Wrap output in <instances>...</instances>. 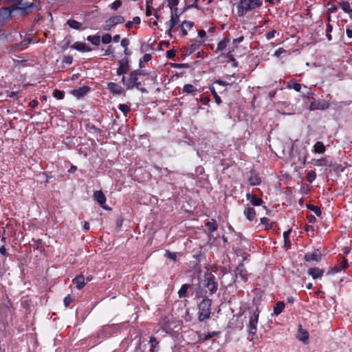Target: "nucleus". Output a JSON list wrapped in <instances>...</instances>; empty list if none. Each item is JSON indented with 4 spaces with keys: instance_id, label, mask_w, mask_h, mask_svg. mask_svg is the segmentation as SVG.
I'll return each instance as SVG.
<instances>
[{
    "instance_id": "nucleus-1",
    "label": "nucleus",
    "mask_w": 352,
    "mask_h": 352,
    "mask_svg": "<svg viewBox=\"0 0 352 352\" xmlns=\"http://www.w3.org/2000/svg\"><path fill=\"white\" fill-rule=\"evenodd\" d=\"M262 4L261 0H240L237 5V14L239 16H243L248 12L260 8Z\"/></svg>"
},
{
    "instance_id": "nucleus-2",
    "label": "nucleus",
    "mask_w": 352,
    "mask_h": 352,
    "mask_svg": "<svg viewBox=\"0 0 352 352\" xmlns=\"http://www.w3.org/2000/svg\"><path fill=\"white\" fill-rule=\"evenodd\" d=\"M249 322L248 324V331L250 336L254 337L257 333V324L259 317V310L258 307L255 309H249ZM253 338H252V340Z\"/></svg>"
},
{
    "instance_id": "nucleus-3",
    "label": "nucleus",
    "mask_w": 352,
    "mask_h": 352,
    "mask_svg": "<svg viewBox=\"0 0 352 352\" xmlns=\"http://www.w3.org/2000/svg\"><path fill=\"white\" fill-rule=\"evenodd\" d=\"M211 304L210 299L206 298H204L198 305V319L202 322L208 319L211 314Z\"/></svg>"
},
{
    "instance_id": "nucleus-4",
    "label": "nucleus",
    "mask_w": 352,
    "mask_h": 352,
    "mask_svg": "<svg viewBox=\"0 0 352 352\" xmlns=\"http://www.w3.org/2000/svg\"><path fill=\"white\" fill-rule=\"evenodd\" d=\"M144 74H145L144 71L136 69L130 73L129 78L127 81H126L125 77L123 76L122 78V82L126 86L127 89H132L135 87V84L138 82V76Z\"/></svg>"
},
{
    "instance_id": "nucleus-5",
    "label": "nucleus",
    "mask_w": 352,
    "mask_h": 352,
    "mask_svg": "<svg viewBox=\"0 0 352 352\" xmlns=\"http://www.w3.org/2000/svg\"><path fill=\"white\" fill-rule=\"evenodd\" d=\"M204 286L208 289L210 295L217 292L218 284L214 280V276L212 273L205 274Z\"/></svg>"
},
{
    "instance_id": "nucleus-6",
    "label": "nucleus",
    "mask_w": 352,
    "mask_h": 352,
    "mask_svg": "<svg viewBox=\"0 0 352 352\" xmlns=\"http://www.w3.org/2000/svg\"><path fill=\"white\" fill-rule=\"evenodd\" d=\"M124 22V19L120 15L110 17L105 21V25L103 26V30L109 31L112 28L118 24H122Z\"/></svg>"
},
{
    "instance_id": "nucleus-7",
    "label": "nucleus",
    "mask_w": 352,
    "mask_h": 352,
    "mask_svg": "<svg viewBox=\"0 0 352 352\" xmlns=\"http://www.w3.org/2000/svg\"><path fill=\"white\" fill-rule=\"evenodd\" d=\"M240 278L242 280L246 281L248 279V272L242 263H241L234 270V282Z\"/></svg>"
},
{
    "instance_id": "nucleus-8",
    "label": "nucleus",
    "mask_w": 352,
    "mask_h": 352,
    "mask_svg": "<svg viewBox=\"0 0 352 352\" xmlns=\"http://www.w3.org/2000/svg\"><path fill=\"white\" fill-rule=\"evenodd\" d=\"M118 63L120 67L117 69L116 74L118 75L126 74L130 69L129 60L126 58H122V60H118Z\"/></svg>"
},
{
    "instance_id": "nucleus-9",
    "label": "nucleus",
    "mask_w": 352,
    "mask_h": 352,
    "mask_svg": "<svg viewBox=\"0 0 352 352\" xmlns=\"http://www.w3.org/2000/svg\"><path fill=\"white\" fill-rule=\"evenodd\" d=\"M34 7V0H21L18 3V9L26 12L30 10H32Z\"/></svg>"
},
{
    "instance_id": "nucleus-10",
    "label": "nucleus",
    "mask_w": 352,
    "mask_h": 352,
    "mask_svg": "<svg viewBox=\"0 0 352 352\" xmlns=\"http://www.w3.org/2000/svg\"><path fill=\"white\" fill-rule=\"evenodd\" d=\"M94 199L105 210H110L107 206H105L106 197L101 190H96L94 193Z\"/></svg>"
},
{
    "instance_id": "nucleus-11",
    "label": "nucleus",
    "mask_w": 352,
    "mask_h": 352,
    "mask_svg": "<svg viewBox=\"0 0 352 352\" xmlns=\"http://www.w3.org/2000/svg\"><path fill=\"white\" fill-rule=\"evenodd\" d=\"M179 22V16L175 13V14L171 13L170 19L166 23V27L168 28L167 33L169 36H171V30Z\"/></svg>"
},
{
    "instance_id": "nucleus-12",
    "label": "nucleus",
    "mask_w": 352,
    "mask_h": 352,
    "mask_svg": "<svg viewBox=\"0 0 352 352\" xmlns=\"http://www.w3.org/2000/svg\"><path fill=\"white\" fill-rule=\"evenodd\" d=\"M322 255L320 252L317 250L314 252H308L305 255V260L307 262L316 261L319 262L321 260Z\"/></svg>"
},
{
    "instance_id": "nucleus-13",
    "label": "nucleus",
    "mask_w": 352,
    "mask_h": 352,
    "mask_svg": "<svg viewBox=\"0 0 352 352\" xmlns=\"http://www.w3.org/2000/svg\"><path fill=\"white\" fill-rule=\"evenodd\" d=\"M90 90L91 89L89 87L83 86L79 89H74L72 93L75 97L80 99L84 97L88 92H89Z\"/></svg>"
},
{
    "instance_id": "nucleus-14",
    "label": "nucleus",
    "mask_w": 352,
    "mask_h": 352,
    "mask_svg": "<svg viewBox=\"0 0 352 352\" xmlns=\"http://www.w3.org/2000/svg\"><path fill=\"white\" fill-rule=\"evenodd\" d=\"M246 198L248 201H250L251 204L254 206H261L263 203L262 199L258 197L255 194H251L248 192L246 194Z\"/></svg>"
},
{
    "instance_id": "nucleus-15",
    "label": "nucleus",
    "mask_w": 352,
    "mask_h": 352,
    "mask_svg": "<svg viewBox=\"0 0 352 352\" xmlns=\"http://www.w3.org/2000/svg\"><path fill=\"white\" fill-rule=\"evenodd\" d=\"M73 283L78 289H81L86 285L85 277L82 274L77 275L73 280Z\"/></svg>"
},
{
    "instance_id": "nucleus-16",
    "label": "nucleus",
    "mask_w": 352,
    "mask_h": 352,
    "mask_svg": "<svg viewBox=\"0 0 352 352\" xmlns=\"http://www.w3.org/2000/svg\"><path fill=\"white\" fill-rule=\"evenodd\" d=\"M67 24L72 29L76 30H83L87 28L86 26L83 25V23H80L74 19H69L67 21Z\"/></svg>"
},
{
    "instance_id": "nucleus-17",
    "label": "nucleus",
    "mask_w": 352,
    "mask_h": 352,
    "mask_svg": "<svg viewBox=\"0 0 352 352\" xmlns=\"http://www.w3.org/2000/svg\"><path fill=\"white\" fill-rule=\"evenodd\" d=\"M307 272L314 279L321 278L324 274V271L318 267L309 268Z\"/></svg>"
},
{
    "instance_id": "nucleus-18",
    "label": "nucleus",
    "mask_w": 352,
    "mask_h": 352,
    "mask_svg": "<svg viewBox=\"0 0 352 352\" xmlns=\"http://www.w3.org/2000/svg\"><path fill=\"white\" fill-rule=\"evenodd\" d=\"M72 48L79 51V52H90L91 51V48L87 46L85 43L82 42H75L72 46Z\"/></svg>"
},
{
    "instance_id": "nucleus-19",
    "label": "nucleus",
    "mask_w": 352,
    "mask_h": 352,
    "mask_svg": "<svg viewBox=\"0 0 352 352\" xmlns=\"http://www.w3.org/2000/svg\"><path fill=\"white\" fill-rule=\"evenodd\" d=\"M243 213L246 218L250 221H253L256 217L255 210L248 205L245 207Z\"/></svg>"
},
{
    "instance_id": "nucleus-20",
    "label": "nucleus",
    "mask_w": 352,
    "mask_h": 352,
    "mask_svg": "<svg viewBox=\"0 0 352 352\" xmlns=\"http://www.w3.org/2000/svg\"><path fill=\"white\" fill-rule=\"evenodd\" d=\"M248 182L251 186H258L261 183V179L257 173H251Z\"/></svg>"
},
{
    "instance_id": "nucleus-21",
    "label": "nucleus",
    "mask_w": 352,
    "mask_h": 352,
    "mask_svg": "<svg viewBox=\"0 0 352 352\" xmlns=\"http://www.w3.org/2000/svg\"><path fill=\"white\" fill-rule=\"evenodd\" d=\"M329 107V104L324 102H311L309 107L310 110H315V109H326Z\"/></svg>"
},
{
    "instance_id": "nucleus-22",
    "label": "nucleus",
    "mask_w": 352,
    "mask_h": 352,
    "mask_svg": "<svg viewBox=\"0 0 352 352\" xmlns=\"http://www.w3.org/2000/svg\"><path fill=\"white\" fill-rule=\"evenodd\" d=\"M108 89L113 94H121L123 92V89L115 82H109L108 84Z\"/></svg>"
},
{
    "instance_id": "nucleus-23",
    "label": "nucleus",
    "mask_w": 352,
    "mask_h": 352,
    "mask_svg": "<svg viewBox=\"0 0 352 352\" xmlns=\"http://www.w3.org/2000/svg\"><path fill=\"white\" fill-rule=\"evenodd\" d=\"M326 151L325 146L322 142H317L313 146V151L316 153H324Z\"/></svg>"
},
{
    "instance_id": "nucleus-24",
    "label": "nucleus",
    "mask_w": 352,
    "mask_h": 352,
    "mask_svg": "<svg viewBox=\"0 0 352 352\" xmlns=\"http://www.w3.org/2000/svg\"><path fill=\"white\" fill-rule=\"evenodd\" d=\"M191 287V285L188 284H183L179 289L177 294L180 298L187 297L188 289Z\"/></svg>"
},
{
    "instance_id": "nucleus-25",
    "label": "nucleus",
    "mask_w": 352,
    "mask_h": 352,
    "mask_svg": "<svg viewBox=\"0 0 352 352\" xmlns=\"http://www.w3.org/2000/svg\"><path fill=\"white\" fill-rule=\"evenodd\" d=\"M339 5L344 12L349 14L350 17L352 19V9L350 8L349 3L346 1H342L340 2Z\"/></svg>"
},
{
    "instance_id": "nucleus-26",
    "label": "nucleus",
    "mask_w": 352,
    "mask_h": 352,
    "mask_svg": "<svg viewBox=\"0 0 352 352\" xmlns=\"http://www.w3.org/2000/svg\"><path fill=\"white\" fill-rule=\"evenodd\" d=\"M201 43L199 41H193L187 48L186 52L188 54H192L200 47Z\"/></svg>"
},
{
    "instance_id": "nucleus-27",
    "label": "nucleus",
    "mask_w": 352,
    "mask_h": 352,
    "mask_svg": "<svg viewBox=\"0 0 352 352\" xmlns=\"http://www.w3.org/2000/svg\"><path fill=\"white\" fill-rule=\"evenodd\" d=\"M194 23L192 21H185L182 23L181 30L183 34V35L187 34V29H190L193 27Z\"/></svg>"
},
{
    "instance_id": "nucleus-28",
    "label": "nucleus",
    "mask_w": 352,
    "mask_h": 352,
    "mask_svg": "<svg viewBox=\"0 0 352 352\" xmlns=\"http://www.w3.org/2000/svg\"><path fill=\"white\" fill-rule=\"evenodd\" d=\"M206 226L208 228V230L211 232H214L218 228V224L215 219H212L211 221L206 223Z\"/></svg>"
},
{
    "instance_id": "nucleus-29",
    "label": "nucleus",
    "mask_w": 352,
    "mask_h": 352,
    "mask_svg": "<svg viewBox=\"0 0 352 352\" xmlns=\"http://www.w3.org/2000/svg\"><path fill=\"white\" fill-rule=\"evenodd\" d=\"M285 308V303L282 301H278L275 306L274 307V314L276 315H279L283 311Z\"/></svg>"
},
{
    "instance_id": "nucleus-30",
    "label": "nucleus",
    "mask_w": 352,
    "mask_h": 352,
    "mask_svg": "<svg viewBox=\"0 0 352 352\" xmlns=\"http://www.w3.org/2000/svg\"><path fill=\"white\" fill-rule=\"evenodd\" d=\"M348 266H349V265H348L347 261L345 258H344L342 262L341 267H334L333 269H331L330 271L328 272V274H329L339 272L342 270L346 268Z\"/></svg>"
},
{
    "instance_id": "nucleus-31",
    "label": "nucleus",
    "mask_w": 352,
    "mask_h": 352,
    "mask_svg": "<svg viewBox=\"0 0 352 352\" xmlns=\"http://www.w3.org/2000/svg\"><path fill=\"white\" fill-rule=\"evenodd\" d=\"M149 343L151 344L150 346V352H156L157 349L158 348V342L154 336H151L149 339Z\"/></svg>"
},
{
    "instance_id": "nucleus-32",
    "label": "nucleus",
    "mask_w": 352,
    "mask_h": 352,
    "mask_svg": "<svg viewBox=\"0 0 352 352\" xmlns=\"http://www.w3.org/2000/svg\"><path fill=\"white\" fill-rule=\"evenodd\" d=\"M287 88L293 89L298 92L300 91V89H301V85L298 82H296L295 81H293V80H289L287 82Z\"/></svg>"
},
{
    "instance_id": "nucleus-33",
    "label": "nucleus",
    "mask_w": 352,
    "mask_h": 352,
    "mask_svg": "<svg viewBox=\"0 0 352 352\" xmlns=\"http://www.w3.org/2000/svg\"><path fill=\"white\" fill-rule=\"evenodd\" d=\"M87 41L91 42L94 45H99L100 43V37L98 35L87 36Z\"/></svg>"
},
{
    "instance_id": "nucleus-34",
    "label": "nucleus",
    "mask_w": 352,
    "mask_h": 352,
    "mask_svg": "<svg viewBox=\"0 0 352 352\" xmlns=\"http://www.w3.org/2000/svg\"><path fill=\"white\" fill-rule=\"evenodd\" d=\"M307 208L309 210L313 211L318 217H320L322 214L320 208L318 206H314L312 204H307Z\"/></svg>"
},
{
    "instance_id": "nucleus-35",
    "label": "nucleus",
    "mask_w": 352,
    "mask_h": 352,
    "mask_svg": "<svg viewBox=\"0 0 352 352\" xmlns=\"http://www.w3.org/2000/svg\"><path fill=\"white\" fill-rule=\"evenodd\" d=\"M298 340L305 342L309 339V333L306 330H302L300 329V335L298 337Z\"/></svg>"
},
{
    "instance_id": "nucleus-36",
    "label": "nucleus",
    "mask_w": 352,
    "mask_h": 352,
    "mask_svg": "<svg viewBox=\"0 0 352 352\" xmlns=\"http://www.w3.org/2000/svg\"><path fill=\"white\" fill-rule=\"evenodd\" d=\"M229 42V39L227 38H224L222 41H221L217 45V50L222 51L223 50L226 46L227 43Z\"/></svg>"
},
{
    "instance_id": "nucleus-37",
    "label": "nucleus",
    "mask_w": 352,
    "mask_h": 352,
    "mask_svg": "<svg viewBox=\"0 0 352 352\" xmlns=\"http://www.w3.org/2000/svg\"><path fill=\"white\" fill-rule=\"evenodd\" d=\"M195 91H197L195 87L190 84L185 85L183 87V91L187 94H191Z\"/></svg>"
},
{
    "instance_id": "nucleus-38",
    "label": "nucleus",
    "mask_w": 352,
    "mask_h": 352,
    "mask_svg": "<svg viewBox=\"0 0 352 352\" xmlns=\"http://www.w3.org/2000/svg\"><path fill=\"white\" fill-rule=\"evenodd\" d=\"M65 93L63 91L56 89L53 92V96L58 100L63 99Z\"/></svg>"
},
{
    "instance_id": "nucleus-39",
    "label": "nucleus",
    "mask_w": 352,
    "mask_h": 352,
    "mask_svg": "<svg viewBox=\"0 0 352 352\" xmlns=\"http://www.w3.org/2000/svg\"><path fill=\"white\" fill-rule=\"evenodd\" d=\"M152 1H146V15L148 16L152 14V11L155 10V8L151 6V3Z\"/></svg>"
},
{
    "instance_id": "nucleus-40",
    "label": "nucleus",
    "mask_w": 352,
    "mask_h": 352,
    "mask_svg": "<svg viewBox=\"0 0 352 352\" xmlns=\"http://www.w3.org/2000/svg\"><path fill=\"white\" fill-rule=\"evenodd\" d=\"M112 40V37L111 36V34H104L102 36V42L104 43V44H109L111 43Z\"/></svg>"
},
{
    "instance_id": "nucleus-41",
    "label": "nucleus",
    "mask_w": 352,
    "mask_h": 352,
    "mask_svg": "<svg viewBox=\"0 0 352 352\" xmlns=\"http://www.w3.org/2000/svg\"><path fill=\"white\" fill-rule=\"evenodd\" d=\"M316 177V174L314 171L311 170L308 172L307 179L309 182L312 183L315 180Z\"/></svg>"
},
{
    "instance_id": "nucleus-42",
    "label": "nucleus",
    "mask_w": 352,
    "mask_h": 352,
    "mask_svg": "<svg viewBox=\"0 0 352 352\" xmlns=\"http://www.w3.org/2000/svg\"><path fill=\"white\" fill-rule=\"evenodd\" d=\"M332 30V26L330 25V23H328L326 29V36L328 41H331L332 39V36L331 34Z\"/></svg>"
},
{
    "instance_id": "nucleus-43",
    "label": "nucleus",
    "mask_w": 352,
    "mask_h": 352,
    "mask_svg": "<svg viewBox=\"0 0 352 352\" xmlns=\"http://www.w3.org/2000/svg\"><path fill=\"white\" fill-rule=\"evenodd\" d=\"M219 335H220L219 331L208 332L207 334L205 335L204 340H208L214 336H219Z\"/></svg>"
},
{
    "instance_id": "nucleus-44",
    "label": "nucleus",
    "mask_w": 352,
    "mask_h": 352,
    "mask_svg": "<svg viewBox=\"0 0 352 352\" xmlns=\"http://www.w3.org/2000/svg\"><path fill=\"white\" fill-rule=\"evenodd\" d=\"M210 91L212 94V95H213V96H214V98L215 99V102L218 104H219L221 102V100L220 97L218 96V94H217V92L215 91L214 88V87H210Z\"/></svg>"
},
{
    "instance_id": "nucleus-45",
    "label": "nucleus",
    "mask_w": 352,
    "mask_h": 352,
    "mask_svg": "<svg viewBox=\"0 0 352 352\" xmlns=\"http://www.w3.org/2000/svg\"><path fill=\"white\" fill-rule=\"evenodd\" d=\"M165 256L167 258H168L174 261H175L177 260V253L176 252H171L170 251H166Z\"/></svg>"
},
{
    "instance_id": "nucleus-46",
    "label": "nucleus",
    "mask_w": 352,
    "mask_h": 352,
    "mask_svg": "<svg viewBox=\"0 0 352 352\" xmlns=\"http://www.w3.org/2000/svg\"><path fill=\"white\" fill-rule=\"evenodd\" d=\"M261 223L263 225H265L266 228H269L272 227V223H269L270 219L267 217H262L261 218Z\"/></svg>"
},
{
    "instance_id": "nucleus-47",
    "label": "nucleus",
    "mask_w": 352,
    "mask_h": 352,
    "mask_svg": "<svg viewBox=\"0 0 352 352\" xmlns=\"http://www.w3.org/2000/svg\"><path fill=\"white\" fill-rule=\"evenodd\" d=\"M135 87L140 91L142 93H148V91L146 90V89H145L144 87H142V83L140 82H138L135 85Z\"/></svg>"
},
{
    "instance_id": "nucleus-48",
    "label": "nucleus",
    "mask_w": 352,
    "mask_h": 352,
    "mask_svg": "<svg viewBox=\"0 0 352 352\" xmlns=\"http://www.w3.org/2000/svg\"><path fill=\"white\" fill-rule=\"evenodd\" d=\"M73 301V298L70 295H67L64 298V305L66 307H69L71 302Z\"/></svg>"
},
{
    "instance_id": "nucleus-49",
    "label": "nucleus",
    "mask_w": 352,
    "mask_h": 352,
    "mask_svg": "<svg viewBox=\"0 0 352 352\" xmlns=\"http://www.w3.org/2000/svg\"><path fill=\"white\" fill-rule=\"evenodd\" d=\"M326 163H327V160L325 158H321V159L315 160V162L314 163V164L315 166H322V164L325 165Z\"/></svg>"
},
{
    "instance_id": "nucleus-50",
    "label": "nucleus",
    "mask_w": 352,
    "mask_h": 352,
    "mask_svg": "<svg viewBox=\"0 0 352 352\" xmlns=\"http://www.w3.org/2000/svg\"><path fill=\"white\" fill-rule=\"evenodd\" d=\"M119 109L124 113H126L130 110L129 107L125 104H120Z\"/></svg>"
},
{
    "instance_id": "nucleus-51",
    "label": "nucleus",
    "mask_w": 352,
    "mask_h": 352,
    "mask_svg": "<svg viewBox=\"0 0 352 352\" xmlns=\"http://www.w3.org/2000/svg\"><path fill=\"white\" fill-rule=\"evenodd\" d=\"M121 4H122L121 1H120V0H116V1H115L112 3V5H111V8H112L113 10H118V8H120V6H121Z\"/></svg>"
},
{
    "instance_id": "nucleus-52",
    "label": "nucleus",
    "mask_w": 352,
    "mask_h": 352,
    "mask_svg": "<svg viewBox=\"0 0 352 352\" xmlns=\"http://www.w3.org/2000/svg\"><path fill=\"white\" fill-rule=\"evenodd\" d=\"M114 52V48L113 47L112 45H109L107 47V49L105 50V52L104 54V55L105 56H108V55H110V54H113Z\"/></svg>"
},
{
    "instance_id": "nucleus-53",
    "label": "nucleus",
    "mask_w": 352,
    "mask_h": 352,
    "mask_svg": "<svg viewBox=\"0 0 352 352\" xmlns=\"http://www.w3.org/2000/svg\"><path fill=\"white\" fill-rule=\"evenodd\" d=\"M168 5L170 6V8L173 7H175V10H177V6L179 3V0H168Z\"/></svg>"
},
{
    "instance_id": "nucleus-54",
    "label": "nucleus",
    "mask_w": 352,
    "mask_h": 352,
    "mask_svg": "<svg viewBox=\"0 0 352 352\" xmlns=\"http://www.w3.org/2000/svg\"><path fill=\"white\" fill-rule=\"evenodd\" d=\"M72 61H73V58L70 56H65L63 60V62L67 65H71L72 63Z\"/></svg>"
},
{
    "instance_id": "nucleus-55",
    "label": "nucleus",
    "mask_w": 352,
    "mask_h": 352,
    "mask_svg": "<svg viewBox=\"0 0 352 352\" xmlns=\"http://www.w3.org/2000/svg\"><path fill=\"white\" fill-rule=\"evenodd\" d=\"M175 56V51L173 50H170L166 52V57L168 58H173Z\"/></svg>"
},
{
    "instance_id": "nucleus-56",
    "label": "nucleus",
    "mask_w": 352,
    "mask_h": 352,
    "mask_svg": "<svg viewBox=\"0 0 352 352\" xmlns=\"http://www.w3.org/2000/svg\"><path fill=\"white\" fill-rule=\"evenodd\" d=\"M121 46L124 48H128V45H129V40L128 38H123L121 41Z\"/></svg>"
},
{
    "instance_id": "nucleus-57",
    "label": "nucleus",
    "mask_w": 352,
    "mask_h": 352,
    "mask_svg": "<svg viewBox=\"0 0 352 352\" xmlns=\"http://www.w3.org/2000/svg\"><path fill=\"white\" fill-rule=\"evenodd\" d=\"M0 253L5 257H8L9 255L4 245L0 247Z\"/></svg>"
},
{
    "instance_id": "nucleus-58",
    "label": "nucleus",
    "mask_w": 352,
    "mask_h": 352,
    "mask_svg": "<svg viewBox=\"0 0 352 352\" xmlns=\"http://www.w3.org/2000/svg\"><path fill=\"white\" fill-rule=\"evenodd\" d=\"M243 39H244V37H243V36H239V37H238V38H234V39L233 40V41H232L233 45H236H236H237L238 43H239L242 42V41H243Z\"/></svg>"
},
{
    "instance_id": "nucleus-59",
    "label": "nucleus",
    "mask_w": 352,
    "mask_h": 352,
    "mask_svg": "<svg viewBox=\"0 0 352 352\" xmlns=\"http://www.w3.org/2000/svg\"><path fill=\"white\" fill-rule=\"evenodd\" d=\"M274 35H275V31L273 30V31L268 32L265 34V36H266L267 39L270 40L274 37Z\"/></svg>"
},
{
    "instance_id": "nucleus-60",
    "label": "nucleus",
    "mask_w": 352,
    "mask_h": 352,
    "mask_svg": "<svg viewBox=\"0 0 352 352\" xmlns=\"http://www.w3.org/2000/svg\"><path fill=\"white\" fill-rule=\"evenodd\" d=\"M285 50H283V48L280 47L278 48V50H276L274 54V56H276V57H278L281 54H283V52H285Z\"/></svg>"
},
{
    "instance_id": "nucleus-61",
    "label": "nucleus",
    "mask_w": 352,
    "mask_h": 352,
    "mask_svg": "<svg viewBox=\"0 0 352 352\" xmlns=\"http://www.w3.org/2000/svg\"><path fill=\"white\" fill-rule=\"evenodd\" d=\"M151 59V55L149 54H145L143 56L142 61L146 63Z\"/></svg>"
},
{
    "instance_id": "nucleus-62",
    "label": "nucleus",
    "mask_w": 352,
    "mask_h": 352,
    "mask_svg": "<svg viewBox=\"0 0 352 352\" xmlns=\"http://www.w3.org/2000/svg\"><path fill=\"white\" fill-rule=\"evenodd\" d=\"M38 104V102L36 100H32L29 103V106L31 107L32 108H34V107H37Z\"/></svg>"
},
{
    "instance_id": "nucleus-63",
    "label": "nucleus",
    "mask_w": 352,
    "mask_h": 352,
    "mask_svg": "<svg viewBox=\"0 0 352 352\" xmlns=\"http://www.w3.org/2000/svg\"><path fill=\"white\" fill-rule=\"evenodd\" d=\"M291 232H292V230L289 229V230H288L287 231H285L283 232V238H284V239L287 240V239H289V234H290Z\"/></svg>"
},
{
    "instance_id": "nucleus-64",
    "label": "nucleus",
    "mask_w": 352,
    "mask_h": 352,
    "mask_svg": "<svg viewBox=\"0 0 352 352\" xmlns=\"http://www.w3.org/2000/svg\"><path fill=\"white\" fill-rule=\"evenodd\" d=\"M346 34L349 38H352V30L347 28L346 30Z\"/></svg>"
}]
</instances>
